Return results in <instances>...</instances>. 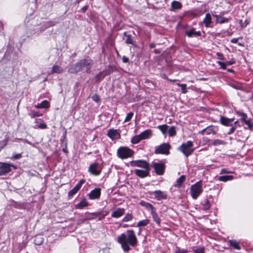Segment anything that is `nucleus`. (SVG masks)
Segmentation results:
<instances>
[{"label": "nucleus", "mask_w": 253, "mask_h": 253, "mask_svg": "<svg viewBox=\"0 0 253 253\" xmlns=\"http://www.w3.org/2000/svg\"><path fill=\"white\" fill-rule=\"evenodd\" d=\"M125 42L127 44H131L135 46H136V42L133 40L132 37L131 35H128V36H126V39L125 41Z\"/></svg>", "instance_id": "obj_30"}, {"label": "nucleus", "mask_w": 253, "mask_h": 253, "mask_svg": "<svg viewBox=\"0 0 253 253\" xmlns=\"http://www.w3.org/2000/svg\"><path fill=\"white\" fill-rule=\"evenodd\" d=\"M225 62L226 63V66H230L235 63V61H234L233 60H231V61H227Z\"/></svg>", "instance_id": "obj_58"}, {"label": "nucleus", "mask_w": 253, "mask_h": 253, "mask_svg": "<svg viewBox=\"0 0 253 253\" xmlns=\"http://www.w3.org/2000/svg\"><path fill=\"white\" fill-rule=\"evenodd\" d=\"M182 8V4L176 0L173 1L171 3V7L170 10L171 11H175L180 9Z\"/></svg>", "instance_id": "obj_19"}, {"label": "nucleus", "mask_w": 253, "mask_h": 253, "mask_svg": "<svg viewBox=\"0 0 253 253\" xmlns=\"http://www.w3.org/2000/svg\"><path fill=\"white\" fill-rule=\"evenodd\" d=\"M151 214L154 221L159 225L160 226L161 220L159 217L158 214L156 212V210L155 209L152 211H151Z\"/></svg>", "instance_id": "obj_20"}, {"label": "nucleus", "mask_w": 253, "mask_h": 253, "mask_svg": "<svg viewBox=\"0 0 253 253\" xmlns=\"http://www.w3.org/2000/svg\"><path fill=\"white\" fill-rule=\"evenodd\" d=\"M107 135L112 140L117 139L120 138V134L118 130L110 129L108 130Z\"/></svg>", "instance_id": "obj_15"}, {"label": "nucleus", "mask_w": 253, "mask_h": 253, "mask_svg": "<svg viewBox=\"0 0 253 253\" xmlns=\"http://www.w3.org/2000/svg\"><path fill=\"white\" fill-rule=\"evenodd\" d=\"M234 178V176L233 175H222L218 177V180L220 181L223 182H226L227 181H230L232 179H233Z\"/></svg>", "instance_id": "obj_28"}, {"label": "nucleus", "mask_w": 253, "mask_h": 253, "mask_svg": "<svg viewBox=\"0 0 253 253\" xmlns=\"http://www.w3.org/2000/svg\"><path fill=\"white\" fill-rule=\"evenodd\" d=\"M110 72L109 71H103L100 72L94 77L95 83H99L106 76L109 75Z\"/></svg>", "instance_id": "obj_14"}, {"label": "nucleus", "mask_w": 253, "mask_h": 253, "mask_svg": "<svg viewBox=\"0 0 253 253\" xmlns=\"http://www.w3.org/2000/svg\"><path fill=\"white\" fill-rule=\"evenodd\" d=\"M216 54L218 57V59H219L221 60H225V57L222 53L218 52H216Z\"/></svg>", "instance_id": "obj_55"}, {"label": "nucleus", "mask_w": 253, "mask_h": 253, "mask_svg": "<svg viewBox=\"0 0 253 253\" xmlns=\"http://www.w3.org/2000/svg\"><path fill=\"white\" fill-rule=\"evenodd\" d=\"M234 118H228L225 116H220L219 122L221 125L226 126H232Z\"/></svg>", "instance_id": "obj_12"}, {"label": "nucleus", "mask_w": 253, "mask_h": 253, "mask_svg": "<svg viewBox=\"0 0 253 253\" xmlns=\"http://www.w3.org/2000/svg\"><path fill=\"white\" fill-rule=\"evenodd\" d=\"M229 245L230 246L233 247L234 249H235L239 250L241 249V247L239 246L238 243L235 240H230L229 241Z\"/></svg>", "instance_id": "obj_33"}, {"label": "nucleus", "mask_w": 253, "mask_h": 253, "mask_svg": "<svg viewBox=\"0 0 253 253\" xmlns=\"http://www.w3.org/2000/svg\"><path fill=\"white\" fill-rule=\"evenodd\" d=\"M46 127H47L45 123H41L38 126V127L40 128H41V129L46 128Z\"/></svg>", "instance_id": "obj_57"}, {"label": "nucleus", "mask_w": 253, "mask_h": 253, "mask_svg": "<svg viewBox=\"0 0 253 253\" xmlns=\"http://www.w3.org/2000/svg\"><path fill=\"white\" fill-rule=\"evenodd\" d=\"M157 127L163 134L166 135L169 126L167 125H163L158 126Z\"/></svg>", "instance_id": "obj_32"}, {"label": "nucleus", "mask_w": 253, "mask_h": 253, "mask_svg": "<svg viewBox=\"0 0 253 253\" xmlns=\"http://www.w3.org/2000/svg\"><path fill=\"white\" fill-rule=\"evenodd\" d=\"M133 116V112H130L128 113L126 115V118L125 119V122H127L130 121L131 120Z\"/></svg>", "instance_id": "obj_47"}, {"label": "nucleus", "mask_w": 253, "mask_h": 253, "mask_svg": "<svg viewBox=\"0 0 253 253\" xmlns=\"http://www.w3.org/2000/svg\"><path fill=\"white\" fill-rule=\"evenodd\" d=\"M34 27L32 29H29L27 31V34L28 36H32L34 35L38 36V35H37V34H34V33H36V31H34Z\"/></svg>", "instance_id": "obj_48"}, {"label": "nucleus", "mask_w": 253, "mask_h": 253, "mask_svg": "<svg viewBox=\"0 0 253 253\" xmlns=\"http://www.w3.org/2000/svg\"><path fill=\"white\" fill-rule=\"evenodd\" d=\"M87 8H88V6L85 5L82 8L81 11L83 12H84L87 10Z\"/></svg>", "instance_id": "obj_62"}, {"label": "nucleus", "mask_w": 253, "mask_h": 253, "mask_svg": "<svg viewBox=\"0 0 253 253\" xmlns=\"http://www.w3.org/2000/svg\"><path fill=\"white\" fill-rule=\"evenodd\" d=\"M236 113L239 116L241 117V118L240 119L241 122H243V120H245V119H247L248 116L246 113L241 111H237Z\"/></svg>", "instance_id": "obj_41"}, {"label": "nucleus", "mask_w": 253, "mask_h": 253, "mask_svg": "<svg viewBox=\"0 0 253 253\" xmlns=\"http://www.w3.org/2000/svg\"><path fill=\"white\" fill-rule=\"evenodd\" d=\"M219 65H220V68L222 69H223V70H225L226 69V63L225 62H221V61H217L216 62Z\"/></svg>", "instance_id": "obj_50"}, {"label": "nucleus", "mask_w": 253, "mask_h": 253, "mask_svg": "<svg viewBox=\"0 0 253 253\" xmlns=\"http://www.w3.org/2000/svg\"><path fill=\"white\" fill-rule=\"evenodd\" d=\"M206 134L209 135L211 133L213 134H215L217 131V128L216 126H215L212 125L206 127Z\"/></svg>", "instance_id": "obj_22"}, {"label": "nucleus", "mask_w": 253, "mask_h": 253, "mask_svg": "<svg viewBox=\"0 0 253 253\" xmlns=\"http://www.w3.org/2000/svg\"><path fill=\"white\" fill-rule=\"evenodd\" d=\"M152 134V131L151 129H149L145 130L142 132L139 135L142 140L150 138Z\"/></svg>", "instance_id": "obj_21"}, {"label": "nucleus", "mask_w": 253, "mask_h": 253, "mask_svg": "<svg viewBox=\"0 0 253 253\" xmlns=\"http://www.w3.org/2000/svg\"><path fill=\"white\" fill-rule=\"evenodd\" d=\"M211 143L213 146H218L220 145H225L226 142L220 139H214L212 140Z\"/></svg>", "instance_id": "obj_35"}, {"label": "nucleus", "mask_w": 253, "mask_h": 253, "mask_svg": "<svg viewBox=\"0 0 253 253\" xmlns=\"http://www.w3.org/2000/svg\"><path fill=\"white\" fill-rule=\"evenodd\" d=\"M78 191V190L74 187V188H73L72 190L69 191L68 193V197L69 198L72 197L75 194H76Z\"/></svg>", "instance_id": "obj_45"}, {"label": "nucleus", "mask_w": 253, "mask_h": 253, "mask_svg": "<svg viewBox=\"0 0 253 253\" xmlns=\"http://www.w3.org/2000/svg\"><path fill=\"white\" fill-rule=\"evenodd\" d=\"M22 157V154L21 153L14 154L11 158L12 160H17L19 159Z\"/></svg>", "instance_id": "obj_51"}, {"label": "nucleus", "mask_w": 253, "mask_h": 253, "mask_svg": "<svg viewBox=\"0 0 253 253\" xmlns=\"http://www.w3.org/2000/svg\"><path fill=\"white\" fill-rule=\"evenodd\" d=\"M142 140L140 136L139 135L133 136L131 140V142L133 144H137Z\"/></svg>", "instance_id": "obj_38"}, {"label": "nucleus", "mask_w": 253, "mask_h": 253, "mask_svg": "<svg viewBox=\"0 0 253 253\" xmlns=\"http://www.w3.org/2000/svg\"><path fill=\"white\" fill-rule=\"evenodd\" d=\"M194 253H204V249L203 248H197L193 250Z\"/></svg>", "instance_id": "obj_52"}, {"label": "nucleus", "mask_w": 253, "mask_h": 253, "mask_svg": "<svg viewBox=\"0 0 253 253\" xmlns=\"http://www.w3.org/2000/svg\"><path fill=\"white\" fill-rule=\"evenodd\" d=\"M199 134H201L202 135H204L205 133H206V128L202 129V130L201 131H199V132H198Z\"/></svg>", "instance_id": "obj_61"}, {"label": "nucleus", "mask_w": 253, "mask_h": 253, "mask_svg": "<svg viewBox=\"0 0 253 253\" xmlns=\"http://www.w3.org/2000/svg\"><path fill=\"white\" fill-rule=\"evenodd\" d=\"M57 24V22L54 21H48L44 22L41 26H36L34 27V31H36V33L34 34H37V35H39L42 31H44L45 29L56 25Z\"/></svg>", "instance_id": "obj_7"}, {"label": "nucleus", "mask_w": 253, "mask_h": 253, "mask_svg": "<svg viewBox=\"0 0 253 253\" xmlns=\"http://www.w3.org/2000/svg\"><path fill=\"white\" fill-rule=\"evenodd\" d=\"M185 35L188 37H197L201 36L200 31H195L194 28L191 29L189 31H186L185 32Z\"/></svg>", "instance_id": "obj_17"}, {"label": "nucleus", "mask_w": 253, "mask_h": 253, "mask_svg": "<svg viewBox=\"0 0 253 253\" xmlns=\"http://www.w3.org/2000/svg\"><path fill=\"white\" fill-rule=\"evenodd\" d=\"M149 223V220L148 219H144L142 220L139 221L137 224V227H144L146 226L148 223Z\"/></svg>", "instance_id": "obj_37"}, {"label": "nucleus", "mask_w": 253, "mask_h": 253, "mask_svg": "<svg viewBox=\"0 0 253 253\" xmlns=\"http://www.w3.org/2000/svg\"><path fill=\"white\" fill-rule=\"evenodd\" d=\"M203 23L206 27H211V17L210 13H207L206 16L203 20Z\"/></svg>", "instance_id": "obj_23"}, {"label": "nucleus", "mask_w": 253, "mask_h": 253, "mask_svg": "<svg viewBox=\"0 0 253 253\" xmlns=\"http://www.w3.org/2000/svg\"><path fill=\"white\" fill-rule=\"evenodd\" d=\"M171 148V145L169 143H164L157 147H156L154 151L156 154H169V150Z\"/></svg>", "instance_id": "obj_8"}, {"label": "nucleus", "mask_w": 253, "mask_h": 253, "mask_svg": "<svg viewBox=\"0 0 253 253\" xmlns=\"http://www.w3.org/2000/svg\"><path fill=\"white\" fill-rule=\"evenodd\" d=\"M191 195L193 199H196L203 192L202 181L199 180L190 187Z\"/></svg>", "instance_id": "obj_5"}, {"label": "nucleus", "mask_w": 253, "mask_h": 253, "mask_svg": "<svg viewBox=\"0 0 253 253\" xmlns=\"http://www.w3.org/2000/svg\"><path fill=\"white\" fill-rule=\"evenodd\" d=\"M231 126V127L229 129V131L227 132V134H228V135H230V134H232L234 132L236 128V126H233L232 125V126Z\"/></svg>", "instance_id": "obj_53"}, {"label": "nucleus", "mask_w": 253, "mask_h": 253, "mask_svg": "<svg viewBox=\"0 0 253 253\" xmlns=\"http://www.w3.org/2000/svg\"><path fill=\"white\" fill-rule=\"evenodd\" d=\"M29 115L32 118H34L36 117H39V116H41V114L37 112V111H31L29 114Z\"/></svg>", "instance_id": "obj_43"}, {"label": "nucleus", "mask_w": 253, "mask_h": 253, "mask_svg": "<svg viewBox=\"0 0 253 253\" xmlns=\"http://www.w3.org/2000/svg\"><path fill=\"white\" fill-rule=\"evenodd\" d=\"M92 98L93 100H94L96 102H98L100 100L99 96L97 94H95V95H93L92 97Z\"/></svg>", "instance_id": "obj_54"}, {"label": "nucleus", "mask_w": 253, "mask_h": 253, "mask_svg": "<svg viewBox=\"0 0 253 253\" xmlns=\"http://www.w3.org/2000/svg\"><path fill=\"white\" fill-rule=\"evenodd\" d=\"M43 238L40 236L36 237L34 241V244L36 245H40L43 243Z\"/></svg>", "instance_id": "obj_36"}, {"label": "nucleus", "mask_w": 253, "mask_h": 253, "mask_svg": "<svg viewBox=\"0 0 253 253\" xmlns=\"http://www.w3.org/2000/svg\"><path fill=\"white\" fill-rule=\"evenodd\" d=\"M63 152H64L65 153H67L68 152V151L67 150V144H66L65 148H63L62 149Z\"/></svg>", "instance_id": "obj_64"}, {"label": "nucleus", "mask_w": 253, "mask_h": 253, "mask_svg": "<svg viewBox=\"0 0 253 253\" xmlns=\"http://www.w3.org/2000/svg\"><path fill=\"white\" fill-rule=\"evenodd\" d=\"M117 242L121 245V248L125 252H128L131 247H135L138 244L137 237L132 229L126 230L118 236Z\"/></svg>", "instance_id": "obj_2"}, {"label": "nucleus", "mask_w": 253, "mask_h": 253, "mask_svg": "<svg viewBox=\"0 0 253 253\" xmlns=\"http://www.w3.org/2000/svg\"><path fill=\"white\" fill-rule=\"evenodd\" d=\"M175 253H188V251L187 250L185 249H180V248L176 247L175 251Z\"/></svg>", "instance_id": "obj_49"}, {"label": "nucleus", "mask_w": 253, "mask_h": 253, "mask_svg": "<svg viewBox=\"0 0 253 253\" xmlns=\"http://www.w3.org/2000/svg\"><path fill=\"white\" fill-rule=\"evenodd\" d=\"M93 64V62L90 58L82 59L78 62L72 64L69 67L68 72L71 74H77L80 71L85 70V72L88 74L90 73V70Z\"/></svg>", "instance_id": "obj_3"}, {"label": "nucleus", "mask_w": 253, "mask_h": 253, "mask_svg": "<svg viewBox=\"0 0 253 253\" xmlns=\"http://www.w3.org/2000/svg\"><path fill=\"white\" fill-rule=\"evenodd\" d=\"M88 206V203L87 202L85 198L83 199L80 203L75 205V208L76 209H83L84 208Z\"/></svg>", "instance_id": "obj_18"}, {"label": "nucleus", "mask_w": 253, "mask_h": 253, "mask_svg": "<svg viewBox=\"0 0 253 253\" xmlns=\"http://www.w3.org/2000/svg\"><path fill=\"white\" fill-rule=\"evenodd\" d=\"M238 41V38H233L231 40V42L233 43H237Z\"/></svg>", "instance_id": "obj_60"}, {"label": "nucleus", "mask_w": 253, "mask_h": 253, "mask_svg": "<svg viewBox=\"0 0 253 253\" xmlns=\"http://www.w3.org/2000/svg\"><path fill=\"white\" fill-rule=\"evenodd\" d=\"M63 72V68L59 66L58 65H54L52 67V70L51 71V73H57V74H60L62 73Z\"/></svg>", "instance_id": "obj_29"}, {"label": "nucleus", "mask_w": 253, "mask_h": 253, "mask_svg": "<svg viewBox=\"0 0 253 253\" xmlns=\"http://www.w3.org/2000/svg\"><path fill=\"white\" fill-rule=\"evenodd\" d=\"M156 46V44L154 42H152L149 44V47L150 48H154Z\"/></svg>", "instance_id": "obj_63"}, {"label": "nucleus", "mask_w": 253, "mask_h": 253, "mask_svg": "<svg viewBox=\"0 0 253 253\" xmlns=\"http://www.w3.org/2000/svg\"><path fill=\"white\" fill-rule=\"evenodd\" d=\"M177 85L181 87V92L182 93L185 94L187 92V90L186 89L187 85L186 84L177 83Z\"/></svg>", "instance_id": "obj_40"}, {"label": "nucleus", "mask_w": 253, "mask_h": 253, "mask_svg": "<svg viewBox=\"0 0 253 253\" xmlns=\"http://www.w3.org/2000/svg\"><path fill=\"white\" fill-rule=\"evenodd\" d=\"M139 204L141 206L145 207L146 209H147L148 210H150L151 211H152L155 209H156L155 207H153V206L151 204L146 202L143 200L139 202Z\"/></svg>", "instance_id": "obj_24"}, {"label": "nucleus", "mask_w": 253, "mask_h": 253, "mask_svg": "<svg viewBox=\"0 0 253 253\" xmlns=\"http://www.w3.org/2000/svg\"><path fill=\"white\" fill-rule=\"evenodd\" d=\"M243 125H246L248 126V128L250 130L253 129V123L251 119L247 120L245 119V120H243V122H241Z\"/></svg>", "instance_id": "obj_31"}, {"label": "nucleus", "mask_w": 253, "mask_h": 253, "mask_svg": "<svg viewBox=\"0 0 253 253\" xmlns=\"http://www.w3.org/2000/svg\"><path fill=\"white\" fill-rule=\"evenodd\" d=\"M102 169V166L101 165L97 162H94L89 166L88 171L91 174L98 176L101 173Z\"/></svg>", "instance_id": "obj_9"}, {"label": "nucleus", "mask_w": 253, "mask_h": 253, "mask_svg": "<svg viewBox=\"0 0 253 253\" xmlns=\"http://www.w3.org/2000/svg\"><path fill=\"white\" fill-rule=\"evenodd\" d=\"M175 126H170L169 129H168V132L169 133V136L172 137L176 135V131L175 130Z\"/></svg>", "instance_id": "obj_34"}, {"label": "nucleus", "mask_w": 253, "mask_h": 253, "mask_svg": "<svg viewBox=\"0 0 253 253\" xmlns=\"http://www.w3.org/2000/svg\"><path fill=\"white\" fill-rule=\"evenodd\" d=\"M50 106L49 102L46 100L42 101L41 103H38L35 105L37 108H48Z\"/></svg>", "instance_id": "obj_25"}, {"label": "nucleus", "mask_w": 253, "mask_h": 253, "mask_svg": "<svg viewBox=\"0 0 253 253\" xmlns=\"http://www.w3.org/2000/svg\"><path fill=\"white\" fill-rule=\"evenodd\" d=\"M186 180V176L184 175H181L177 180L176 183L175 184V186L180 188L181 187L182 184Z\"/></svg>", "instance_id": "obj_26"}, {"label": "nucleus", "mask_w": 253, "mask_h": 253, "mask_svg": "<svg viewBox=\"0 0 253 253\" xmlns=\"http://www.w3.org/2000/svg\"><path fill=\"white\" fill-rule=\"evenodd\" d=\"M134 153L132 150L126 147H121L117 150V155L119 158L124 159L131 157Z\"/></svg>", "instance_id": "obj_6"}, {"label": "nucleus", "mask_w": 253, "mask_h": 253, "mask_svg": "<svg viewBox=\"0 0 253 253\" xmlns=\"http://www.w3.org/2000/svg\"><path fill=\"white\" fill-rule=\"evenodd\" d=\"M125 209L124 208H117L115 211L112 212L111 217L118 218L125 214Z\"/></svg>", "instance_id": "obj_16"}, {"label": "nucleus", "mask_w": 253, "mask_h": 253, "mask_svg": "<svg viewBox=\"0 0 253 253\" xmlns=\"http://www.w3.org/2000/svg\"><path fill=\"white\" fill-rule=\"evenodd\" d=\"M133 219V216L131 213H127L122 219V222H128Z\"/></svg>", "instance_id": "obj_39"}, {"label": "nucleus", "mask_w": 253, "mask_h": 253, "mask_svg": "<svg viewBox=\"0 0 253 253\" xmlns=\"http://www.w3.org/2000/svg\"><path fill=\"white\" fill-rule=\"evenodd\" d=\"M211 207V204L209 201L207 199L205 203L203 205V210L205 211H207L210 209Z\"/></svg>", "instance_id": "obj_44"}, {"label": "nucleus", "mask_w": 253, "mask_h": 253, "mask_svg": "<svg viewBox=\"0 0 253 253\" xmlns=\"http://www.w3.org/2000/svg\"><path fill=\"white\" fill-rule=\"evenodd\" d=\"M122 61L123 63H127L129 62V59L126 56H123L122 57Z\"/></svg>", "instance_id": "obj_59"}, {"label": "nucleus", "mask_w": 253, "mask_h": 253, "mask_svg": "<svg viewBox=\"0 0 253 253\" xmlns=\"http://www.w3.org/2000/svg\"><path fill=\"white\" fill-rule=\"evenodd\" d=\"M213 16L216 18V23L220 24L227 23L230 20L229 18L221 17L217 15H213Z\"/></svg>", "instance_id": "obj_27"}, {"label": "nucleus", "mask_w": 253, "mask_h": 253, "mask_svg": "<svg viewBox=\"0 0 253 253\" xmlns=\"http://www.w3.org/2000/svg\"><path fill=\"white\" fill-rule=\"evenodd\" d=\"M11 167L15 169V167L13 165L0 162V175H3L9 172L11 170Z\"/></svg>", "instance_id": "obj_10"}, {"label": "nucleus", "mask_w": 253, "mask_h": 253, "mask_svg": "<svg viewBox=\"0 0 253 253\" xmlns=\"http://www.w3.org/2000/svg\"><path fill=\"white\" fill-rule=\"evenodd\" d=\"M85 181V180L84 179H82L80 180L79 182L75 185L74 188L79 191L82 187V185L84 183Z\"/></svg>", "instance_id": "obj_42"}, {"label": "nucleus", "mask_w": 253, "mask_h": 253, "mask_svg": "<svg viewBox=\"0 0 253 253\" xmlns=\"http://www.w3.org/2000/svg\"><path fill=\"white\" fill-rule=\"evenodd\" d=\"M154 198L158 201L166 200L167 199V194L166 192L161 190H156L152 193Z\"/></svg>", "instance_id": "obj_11"}, {"label": "nucleus", "mask_w": 253, "mask_h": 253, "mask_svg": "<svg viewBox=\"0 0 253 253\" xmlns=\"http://www.w3.org/2000/svg\"><path fill=\"white\" fill-rule=\"evenodd\" d=\"M193 143L192 141H187L183 143L178 148V150L183 153L186 157H189L194 152V148H193Z\"/></svg>", "instance_id": "obj_4"}, {"label": "nucleus", "mask_w": 253, "mask_h": 253, "mask_svg": "<svg viewBox=\"0 0 253 253\" xmlns=\"http://www.w3.org/2000/svg\"><path fill=\"white\" fill-rule=\"evenodd\" d=\"M129 164L131 167H137L142 169H136L134 170V174L140 178L149 176L150 167L154 169V172L158 175H163L166 168V160L154 161L150 165L147 161L142 160L132 161L129 162Z\"/></svg>", "instance_id": "obj_1"}, {"label": "nucleus", "mask_w": 253, "mask_h": 253, "mask_svg": "<svg viewBox=\"0 0 253 253\" xmlns=\"http://www.w3.org/2000/svg\"><path fill=\"white\" fill-rule=\"evenodd\" d=\"M101 195V189L99 188H96L91 190L88 194V197L90 200H94L99 199Z\"/></svg>", "instance_id": "obj_13"}, {"label": "nucleus", "mask_w": 253, "mask_h": 253, "mask_svg": "<svg viewBox=\"0 0 253 253\" xmlns=\"http://www.w3.org/2000/svg\"><path fill=\"white\" fill-rule=\"evenodd\" d=\"M231 173V171H228L227 169H222L221 170H220V173L219 174H224V173Z\"/></svg>", "instance_id": "obj_56"}, {"label": "nucleus", "mask_w": 253, "mask_h": 253, "mask_svg": "<svg viewBox=\"0 0 253 253\" xmlns=\"http://www.w3.org/2000/svg\"><path fill=\"white\" fill-rule=\"evenodd\" d=\"M239 23L240 24V26L242 29L245 28L249 24V22L247 20H246L245 21H243L242 20H240L239 21Z\"/></svg>", "instance_id": "obj_46"}]
</instances>
